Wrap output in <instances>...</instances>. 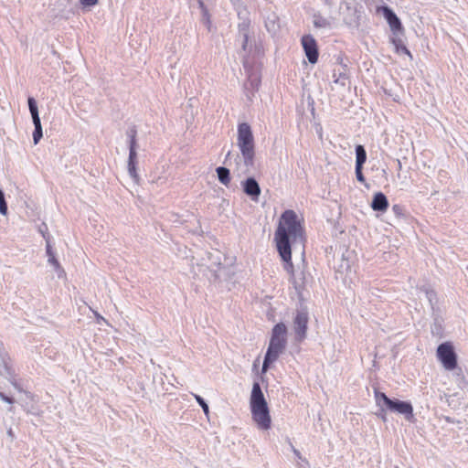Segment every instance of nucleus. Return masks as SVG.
I'll list each match as a JSON object with an SVG mask.
<instances>
[{"label": "nucleus", "mask_w": 468, "mask_h": 468, "mask_svg": "<svg viewBox=\"0 0 468 468\" xmlns=\"http://www.w3.org/2000/svg\"><path fill=\"white\" fill-rule=\"evenodd\" d=\"M305 231L302 221L294 210L286 209L281 215L279 225L274 233L276 246H291L305 242Z\"/></svg>", "instance_id": "obj_1"}, {"label": "nucleus", "mask_w": 468, "mask_h": 468, "mask_svg": "<svg viewBox=\"0 0 468 468\" xmlns=\"http://www.w3.org/2000/svg\"><path fill=\"white\" fill-rule=\"evenodd\" d=\"M287 346V326L282 322L276 324L271 329V335L264 356L261 371L267 372L271 365L282 355Z\"/></svg>", "instance_id": "obj_2"}, {"label": "nucleus", "mask_w": 468, "mask_h": 468, "mask_svg": "<svg viewBox=\"0 0 468 468\" xmlns=\"http://www.w3.org/2000/svg\"><path fill=\"white\" fill-rule=\"evenodd\" d=\"M250 407L251 411L252 420L257 423L261 430H268L271 428V420L268 403L265 399L264 394L261 390L259 382L255 381L252 385Z\"/></svg>", "instance_id": "obj_3"}, {"label": "nucleus", "mask_w": 468, "mask_h": 468, "mask_svg": "<svg viewBox=\"0 0 468 468\" xmlns=\"http://www.w3.org/2000/svg\"><path fill=\"white\" fill-rule=\"evenodd\" d=\"M238 146L240 150L244 165L247 168L254 166L255 145L250 125L241 122L238 125Z\"/></svg>", "instance_id": "obj_4"}, {"label": "nucleus", "mask_w": 468, "mask_h": 468, "mask_svg": "<svg viewBox=\"0 0 468 468\" xmlns=\"http://www.w3.org/2000/svg\"><path fill=\"white\" fill-rule=\"evenodd\" d=\"M374 397L377 406H385V408L394 413L403 415L404 418L411 421L414 419L413 406L410 401L400 400L396 398H389L384 392L375 388Z\"/></svg>", "instance_id": "obj_5"}, {"label": "nucleus", "mask_w": 468, "mask_h": 468, "mask_svg": "<svg viewBox=\"0 0 468 468\" xmlns=\"http://www.w3.org/2000/svg\"><path fill=\"white\" fill-rule=\"evenodd\" d=\"M207 276L210 282L220 281L223 276L228 275V268L223 261L225 256L219 250H214L207 253Z\"/></svg>", "instance_id": "obj_6"}, {"label": "nucleus", "mask_w": 468, "mask_h": 468, "mask_svg": "<svg viewBox=\"0 0 468 468\" xmlns=\"http://www.w3.org/2000/svg\"><path fill=\"white\" fill-rule=\"evenodd\" d=\"M437 357L447 370H453L457 367V354L451 342H443L437 347Z\"/></svg>", "instance_id": "obj_7"}, {"label": "nucleus", "mask_w": 468, "mask_h": 468, "mask_svg": "<svg viewBox=\"0 0 468 468\" xmlns=\"http://www.w3.org/2000/svg\"><path fill=\"white\" fill-rule=\"evenodd\" d=\"M309 322V314L305 306H301L296 310L293 317V330L295 341L302 342L306 338Z\"/></svg>", "instance_id": "obj_8"}, {"label": "nucleus", "mask_w": 468, "mask_h": 468, "mask_svg": "<svg viewBox=\"0 0 468 468\" xmlns=\"http://www.w3.org/2000/svg\"><path fill=\"white\" fill-rule=\"evenodd\" d=\"M301 43L308 61L315 64L318 61L319 50L314 37L312 35H304L302 37Z\"/></svg>", "instance_id": "obj_9"}, {"label": "nucleus", "mask_w": 468, "mask_h": 468, "mask_svg": "<svg viewBox=\"0 0 468 468\" xmlns=\"http://www.w3.org/2000/svg\"><path fill=\"white\" fill-rule=\"evenodd\" d=\"M261 80L258 72L248 70L247 80L244 83L245 95L248 101H252L255 93L259 90Z\"/></svg>", "instance_id": "obj_10"}, {"label": "nucleus", "mask_w": 468, "mask_h": 468, "mask_svg": "<svg viewBox=\"0 0 468 468\" xmlns=\"http://www.w3.org/2000/svg\"><path fill=\"white\" fill-rule=\"evenodd\" d=\"M31 120L34 125L33 131V141L35 144H37L43 137V129L41 125V120L38 113V108L37 101L31 97Z\"/></svg>", "instance_id": "obj_11"}, {"label": "nucleus", "mask_w": 468, "mask_h": 468, "mask_svg": "<svg viewBox=\"0 0 468 468\" xmlns=\"http://www.w3.org/2000/svg\"><path fill=\"white\" fill-rule=\"evenodd\" d=\"M281 260L284 262L283 268L290 275L291 280L294 277V266L292 261L291 246H276Z\"/></svg>", "instance_id": "obj_12"}, {"label": "nucleus", "mask_w": 468, "mask_h": 468, "mask_svg": "<svg viewBox=\"0 0 468 468\" xmlns=\"http://www.w3.org/2000/svg\"><path fill=\"white\" fill-rule=\"evenodd\" d=\"M243 192L253 201H258L261 195V187L257 180L250 176L242 182Z\"/></svg>", "instance_id": "obj_13"}, {"label": "nucleus", "mask_w": 468, "mask_h": 468, "mask_svg": "<svg viewBox=\"0 0 468 468\" xmlns=\"http://www.w3.org/2000/svg\"><path fill=\"white\" fill-rule=\"evenodd\" d=\"M389 202L386 195L382 192L374 194L370 207L374 211L384 213L388 210Z\"/></svg>", "instance_id": "obj_14"}, {"label": "nucleus", "mask_w": 468, "mask_h": 468, "mask_svg": "<svg viewBox=\"0 0 468 468\" xmlns=\"http://www.w3.org/2000/svg\"><path fill=\"white\" fill-rule=\"evenodd\" d=\"M340 65L342 69H334V83L340 85L341 87H346L349 80V75L347 73V65L344 64L342 59L340 61Z\"/></svg>", "instance_id": "obj_15"}, {"label": "nucleus", "mask_w": 468, "mask_h": 468, "mask_svg": "<svg viewBox=\"0 0 468 468\" xmlns=\"http://www.w3.org/2000/svg\"><path fill=\"white\" fill-rule=\"evenodd\" d=\"M313 24L317 29H331L333 27L332 19L323 16L319 12L313 15Z\"/></svg>", "instance_id": "obj_16"}, {"label": "nucleus", "mask_w": 468, "mask_h": 468, "mask_svg": "<svg viewBox=\"0 0 468 468\" xmlns=\"http://www.w3.org/2000/svg\"><path fill=\"white\" fill-rule=\"evenodd\" d=\"M420 291L424 292L427 300L430 303V305L432 310V314H435L436 312H439L438 307V297L436 292L431 288L430 286H423L420 288Z\"/></svg>", "instance_id": "obj_17"}, {"label": "nucleus", "mask_w": 468, "mask_h": 468, "mask_svg": "<svg viewBox=\"0 0 468 468\" xmlns=\"http://www.w3.org/2000/svg\"><path fill=\"white\" fill-rule=\"evenodd\" d=\"M265 27L267 31L271 34L275 35L280 30V19L279 16L275 13H271L265 19Z\"/></svg>", "instance_id": "obj_18"}, {"label": "nucleus", "mask_w": 468, "mask_h": 468, "mask_svg": "<svg viewBox=\"0 0 468 468\" xmlns=\"http://www.w3.org/2000/svg\"><path fill=\"white\" fill-rule=\"evenodd\" d=\"M127 169L129 176L134 182L138 183L139 176L137 174V153H129Z\"/></svg>", "instance_id": "obj_19"}, {"label": "nucleus", "mask_w": 468, "mask_h": 468, "mask_svg": "<svg viewBox=\"0 0 468 468\" xmlns=\"http://www.w3.org/2000/svg\"><path fill=\"white\" fill-rule=\"evenodd\" d=\"M126 136L128 139L129 153H137V130L135 126L130 127L126 131Z\"/></svg>", "instance_id": "obj_20"}, {"label": "nucleus", "mask_w": 468, "mask_h": 468, "mask_svg": "<svg viewBox=\"0 0 468 468\" xmlns=\"http://www.w3.org/2000/svg\"><path fill=\"white\" fill-rule=\"evenodd\" d=\"M400 34L394 35L393 37H391L390 41L395 47V50L397 53H403L408 55L410 58H412V55L410 51L407 48V47L404 45V42L402 38L399 36Z\"/></svg>", "instance_id": "obj_21"}, {"label": "nucleus", "mask_w": 468, "mask_h": 468, "mask_svg": "<svg viewBox=\"0 0 468 468\" xmlns=\"http://www.w3.org/2000/svg\"><path fill=\"white\" fill-rule=\"evenodd\" d=\"M433 315V323L431 326V334L433 335L441 337L443 333V327H442V318L439 315V312H436L435 314H432Z\"/></svg>", "instance_id": "obj_22"}, {"label": "nucleus", "mask_w": 468, "mask_h": 468, "mask_svg": "<svg viewBox=\"0 0 468 468\" xmlns=\"http://www.w3.org/2000/svg\"><path fill=\"white\" fill-rule=\"evenodd\" d=\"M347 10L350 11V14L347 16H344V22L350 27H357L359 26V15L356 9H351L347 7Z\"/></svg>", "instance_id": "obj_23"}, {"label": "nucleus", "mask_w": 468, "mask_h": 468, "mask_svg": "<svg viewBox=\"0 0 468 468\" xmlns=\"http://www.w3.org/2000/svg\"><path fill=\"white\" fill-rule=\"evenodd\" d=\"M216 172L218 181L222 185L228 186L231 180L229 169L225 166H218L216 168Z\"/></svg>", "instance_id": "obj_24"}, {"label": "nucleus", "mask_w": 468, "mask_h": 468, "mask_svg": "<svg viewBox=\"0 0 468 468\" xmlns=\"http://www.w3.org/2000/svg\"><path fill=\"white\" fill-rule=\"evenodd\" d=\"M356 165L355 166H363L367 162V151L362 144H356Z\"/></svg>", "instance_id": "obj_25"}, {"label": "nucleus", "mask_w": 468, "mask_h": 468, "mask_svg": "<svg viewBox=\"0 0 468 468\" xmlns=\"http://www.w3.org/2000/svg\"><path fill=\"white\" fill-rule=\"evenodd\" d=\"M388 23L390 29L392 30L394 35L402 34L403 27H402L401 21L397 16V15H393V18H388Z\"/></svg>", "instance_id": "obj_26"}, {"label": "nucleus", "mask_w": 468, "mask_h": 468, "mask_svg": "<svg viewBox=\"0 0 468 468\" xmlns=\"http://www.w3.org/2000/svg\"><path fill=\"white\" fill-rule=\"evenodd\" d=\"M292 282L293 284V287L297 292L302 291L304 288L305 285V273L304 271H301L299 274L294 275V277L292 279Z\"/></svg>", "instance_id": "obj_27"}, {"label": "nucleus", "mask_w": 468, "mask_h": 468, "mask_svg": "<svg viewBox=\"0 0 468 468\" xmlns=\"http://www.w3.org/2000/svg\"><path fill=\"white\" fill-rule=\"evenodd\" d=\"M250 20L244 18L238 24L239 36H250Z\"/></svg>", "instance_id": "obj_28"}, {"label": "nucleus", "mask_w": 468, "mask_h": 468, "mask_svg": "<svg viewBox=\"0 0 468 468\" xmlns=\"http://www.w3.org/2000/svg\"><path fill=\"white\" fill-rule=\"evenodd\" d=\"M37 231L45 239L46 245L48 242L51 244V236L48 232V228L46 223L42 222L41 224L37 225Z\"/></svg>", "instance_id": "obj_29"}, {"label": "nucleus", "mask_w": 468, "mask_h": 468, "mask_svg": "<svg viewBox=\"0 0 468 468\" xmlns=\"http://www.w3.org/2000/svg\"><path fill=\"white\" fill-rule=\"evenodd\" d=\"M46 253H47V256L48 257V263L51 264L53 267L59 263L55 256V253L52 250L51 244H49L48 242L46 246Z\"/></svg>", "instance_id": "obj_30"}, {"label": "nucleus", "mask_w": 468, "mask_h": 468, "mask_svg": "<svg viewBox=\"0 0 468 468\" xmlns=\"http://www.w3.org/2000/svg\"><path fill=\"white\" fill-rule=\"evenodd\" d=\"M201 22L203 23V25L207 27V29L210 32L212 31V21H211V16H210V14L208 11L205 12L204 13H201Z\"/></svg>", "instance_id": "obj_31"}, {"label": "nucleus", "mask_w": 468, "mask_h": 468, "mask_svg": "<svg viewBox=\"0 0 468 468\" xmlns=\"http://www.w3.org/2000/svg\"><path fill=\"white\" fill-rule=\"evenodd\" d=\"M196 401L197 402V404L202 408L204 413L208 416V413H209V407H208V404L207 403V401L199 395L197 394H193Z\"/></svg>", "instance_id": "obj_32"}, {"label": "nucleus", "mask_w": 468, "mask_h": 468, "mask_svg": "<svg viewBox=\"0 0 468 468\" xmlns=\"http://www.w3.org/2000/svg\"><path fill=\"white\" fill-rule=\"evenodd\" d=\"M392 211H393L394 215L396 216V218H404L406 216L404 207L399 204L393 205Z\"/></svg>", "instance_id": "obj_33"}, {"label": "nucleus", "mask_w": 468, "mask_h": 468, "mask_svg": "<svg viewBox=\"0 0 468 468\" xmlns=\"http://www.w3.org/2000/svg\"><path fill=\"white\" fill-rule=\"evenodd\" d=\"M355 173L356 180L360 183H363L367 187L368 185L367 184L366 177L363 174V166H355Z\"/></svg>", "instance_id": "obj_34"}, {"label": "nucleus", "mask_w": 468, "mask_h": 468, "mask_svg": "<svg viewBox=\"0 0 468 468\" xmlns=\"http://www.w3.org/2000/svg\"><path fill=\"white\" fill-rule=\"evenodd\" d=\"M0 214L6 215L7 214V203L5 201V193L0 188Z\"/></svg>", "instance_id": "obj_35"}, {"label": "nucleus", "mask_w": 468, "mask_h": 468, "mask_svg": "<svg viewBox=\"0 0 468 468\" xmlns=\"http://www.w3.org/2000/svg\"><path fill=\"white\" fill-rule=\"evenodd\" d=\"M82 9L90 8L96 5L99 0H79Z\"/></svg>", "instance_id": "obj_36"}, {"label": "nucleus", "mask_w": 468, "mask_h": 468, "mask_svg": "<svg viewBox=\"0 0 468 468\" xmlns=\"http://www.w3.org/2000/svg\"><path fill=\"white\" fill-rule=\"evenodd\" d=\"M55 272L57 273L58 278H64L66 276V272L60 263L57 264L53 267Z\"/></svg>", "instance_id": "obj_37"}, {"label": "nucleus", "mask_w": 468, "mask_h": 468, "mask_svg": "<svg viewBox=\"0 0 468 468\" xmlns=\"http://www.w3.org/2000/svg\"><path fill=\"white\" fill-rule=\"evenodd\" d=\"M379 407V410L378 412L376 413V415L380 418L381 420H383L384 421L387 420V418H386V411L388 410L385 406H378Z\"/></svg>", "instance_id": "obj_38"}, {"label": "nucleus", "mask_w": 468, "mask_h": 468, "mask_svg": "<svg viewBox=\"0 0 468 468\" xmlns=\"http://www.w3.org/2000/svg\"><path fill=\"white\" fill-rule=\"evenodd\" d=\"M242 39V43H241V48L243 51H248V47H249V37L250 36H239Z\"/></svg>", "instance_id": "obj_39"}, {"label": "nucleus", "mask_w": 468, "mask_h": 468, "mask_svg": "<svg viewBox=\"0 0 468 468\" xmlns=\"http://www.w3.org/2000/svg\"><path fill=\"white\" fill-rule=\"evenodd\" d=\"M385 17L387 21L388 22V18H393V15H396L391 9L386 8L384 11Z\"/></svg>", "instance_id": "obj_40"}, {"label": "nucleus", "mask_w": 468, "mask_h": 468, "mask_svg": "<svg viewBox=\"0 0 468 468\" xmlns=\"http://www.w3.org/2000/svg\"><path fill=\"white\" fill-rule=\"evenodd\" d=\"M197 4H198L199 9L201 10V13H204V11L205 12L208 11V9L207 8L203 0H197Z\"/></svg>", "instance_id": "obj_41"}, {"label": "nucleus", "mask_w": 468, "mask_h": 468, "mask_svg": "<svg viewBox=\"0 0 468 468\" xmlns=\"http://www.w3.org/2000/svg\"><path fill=\"white\" fill-rule=\"evenodd\" d=\"M0 398H1L3 400H5V401H6V402H8V403H12V399H11V398H9V397H7L6 395H5V394H4V393H2V392L0 393Z\"/></svg>", "instance_id": "obj_42"}, {"label": "nucleus", "mask_w": 468, "mask_h": 468, "mask_svg": "<svg viewBox=\"0 0 468 468\" xmlns=\"http://www.w3.org/2000/svg\"><path fill=\"white\" fill-rule=\"evenodd\" d=\"M293 452L298 458H301V452L298 450L293 449Z\"/></svg>", "instance_id": "obj_43"}, {"label": "nucleus", "mask_w": 468, "mask_h": 468, "mask_svg": "<svg viewBox=\"0 0 468 468\" xmlns=\"http://www.w3.org/2000/svg\"><path fill=\"white\" fill-rule=\"evenodd\" d=\"M230 154H231L230 152H228V154H227V155H226V158H225V161H224V164H226V163H227V161H228L229 157L230 156Z\"/></svg>", "instance_id": "obj_44"}, {"label": "nucleus", "mask_w": 468, "mask_h": 468, "mask_svg": "<svg viewBox=\"0 0 468 468\" xmlns=\"http://www.w3.org/2000/svg\"><path fill=\"white\" fill-rule=\"evenodd\" d=\"M238 160H240V157H239V154H238V155H237V157H236V161H238Z\"/></svg>", "instance_id": "obj_45"}, {"label": "nucleus", "mask_w": 468, "mask_h": 468, "mask_svg": "<svg viewBox=\"0 0 468 468\" xmlns=\"http://www.w3.org/2000/svg\"><path fill=\"white\" fill-rule=\"evenodd\" d=\"M29 101H30V98L29 96L27 97V103L29 104Z\"/></svg>", "instance_id": "obj_46"}, {"label": "nucleus", "mask_w": 468, "mask_h": 468, "mask_svg": "<svg viewBox=\"0 0 468 468\" xmlns=\"http://www.w3.org/2000/svg\"><path fill=\"white\" fill-rule=\"evenodd\" d=\"M325 3L326 4H330V0H325Z\"/></svg>", "instance_id": "obj_47"}]
</instances>
